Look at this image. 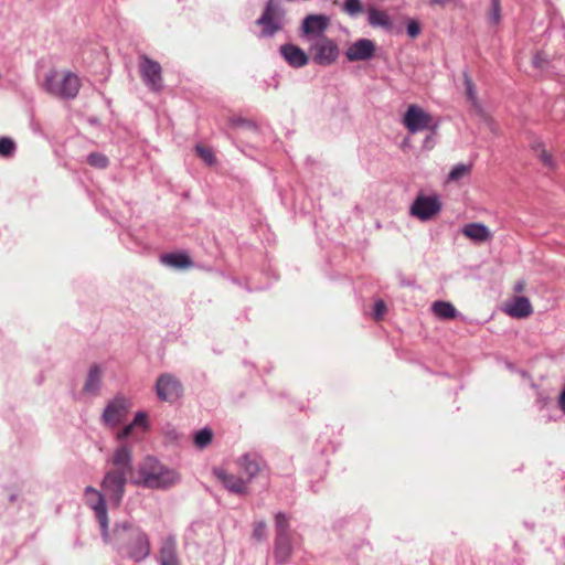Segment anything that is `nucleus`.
Segmentation results:
<instances>
[{"label": "nucleus", "mask_w": 565, "mask_h": 565, "mask_svg": "<svg viewBox=\"0 0 565 565\" xmlns=\"http://www.w3.org/2000/svg\"><path fill=\"white\" fill-rule=\"evenodd\" d=\"M104 541L114 544L120 553L136 562L145 559L151 552L148 534L129 522L116 524L108 540Z\"/></svg>", "instance_id": "obj_1"}, {"label": "nucleus", "mask_w": 565, "mask_h": 565, "mask_svg": "<svg viewBox=\"0 0 565 565\" xmlns=\"http://www.w3.org/2000/svg\"><path fill=\"white\" fill-rule=\"evenodd\" d=\"M139 476V483L151 489L169 488L175 484L180 479L174 470L164 467L152 457L146 458L140 465Z\"/></svg>", "instance_id": "obj_2"}, {"label": "nucleus", "mask_w": 565, "mask_h": 565, "mask_svg": "<svg viewBox=\"0 0 565 565\" xmlns=\"http://www.w3.org/2000/svg\"><path fill=\"white\" fill-rule=\"evenodd\" d=\"M81 86L79 77L75 73L65 70H51L43 82L45 92L63 99L75 98Z\"/></svg>", "instance_id": "obj_3"}, {"label": "nucleus", "mask_w": 565, "mask_h": 565, "mask_svg": "<svg viewBox=\"0 0 565 565\" xmlns=\"http://www.w3.org/2000/svg\"><path fill=\"white\" fill-rule=\"evenodd\" d=\"M85 503L95 512V516L102 527V535L104 540H108L109 536V520L107 514L105 494L94 487H86Z\"/></svg>", "instance_id": "obj_4"}, {"label": "nucleus", "mask_w": 565, "mask_h": 565, "mask_svg": "<svg viewBox=\"0 0 565 565\" xmlns=\"http://www.w3.org/2000/svg\"><path fill=\"white\" fill-rule=\"evenodd\" d=\"M126 482L127 475H124L122 471L113 470L106 472L102 480L100 487L103 489V493L115 508H118L121 503L125 494Z\"/></svg>", "instance_id": "obj_5"}, {"label": "nucleus", "mask_w": 565, "mask_h": 565, "mask_svg": "<svg viewBox=\"0 0 565 565\" xmlns=\"http://www.w3.org/2000/svg\"><path fill=\"white\" fill-rule=\"evenodd\" d=\"M441 210V203L437 195L418 193L411 206V214L420 221H428L435 217Z\"/></svg>", "instance_id": "obj_6"}, {"label": "nucleus", "mask_w": 565, "mask_h": 565, "mask_svg": "<svg viewBox=\"0 0 565 565\" xmlns=\"http://www.w3.org/2000/svg\"><path fill=\"white\" fill-rule=\"evenodd\" d=\"M139 71L143 83L153 92L162 89V70L157 61L147 55L139 56Z\"/></svg>", "instance_id": "obj_7"}, {"label": "nucleus", "mask_w": 565, "mask_h": 565, "mask_svg": "<svg viewBox=\"0 0 565 565\" xmlns=\"http://www.w3.org/2000/svg\"><path fill=\"white\" fill-rule=\"evenodd\" d=\"M284 10L273 1H268L264 13L257 20V24L263 28V35L270 36L279 31L284 26Z\"/></svg>", "instance_id": "obj_8"}, {"label": "nucleus", "mask_w": 565, "mask_h": 565, "mask_svg": "<svg viewBox=\"0 0 565 565\" xmlns=\"http://www.w3.org/2000/svg\"><path fill=\"white\" fill-rule=\"evenodd\" d=\"M313 61L319 65H331L339 56L335 42L326 36L318 38L310 47Z\"/></svg>", "instance_id": "obj_9"}, {"label": "nucleus", "mask_w": 565, "mask_h": 565, "mask_svg": "<svg viewBox=\"0 0 565 565\" xmlns=\"http://www.w3.org/2000/svg\"><path fill=\"white\" fill-rule=\"evenodd\" d=\"M156 393L160 401L173 403L181 397L183 386L174 375L164 373L157 380Z\"/></svg>", "instance_id": "obj_10"}, {"label": "nucleus", "mask_w": 565, "mask_h": 565, "mask_svg": "<svg viewBox=\"0 0 565 565\" xmlns=\"http://www.w3.org/2000/svg\"><path fill=\"white\" fill-rule=\"evenodd\" d=\"M405 127L409 132L427 129L431 124V116L417 105H411L403 118Z\"/></svg>", "instance_id": "obj_11"}, {"label": "nucleus", "mask_w": 565, "mask_h": 565, "mask_svg": "<svg viewBox=\"0 0 565 565\" xmlns=\"http://www.w3.org/2000/svg\"><path fill=\"white\" fill-rule=\"evenodd\" d=\"M128 411V401L124 397H116L105 408L103 415L104 422L107 425L116 426L125 419Z\"/></svg>", "instance_id": "obj_12"}, {"label": "nucleus", "mask_w": 565, "mask_h": 565, "mask_svg": "<svg viewBox=\"0 0 565 565\" xmlns=\"http://www.w3.org/2000/svg\"><path fill=\"white\" fill-rule=\"evenodd\" d=\"M374 53V42L369 39H360L348 47L345 56L350 62L367 61L373 57Z\"/></svg>", "instance_id": "obj_13"}, {"label": "nucleus", "mask_w": 565, "mask_h": 565, "mask_svg": "<svg viewBox=\"0 0 565 565\" xmlns=\"http://www.w3.org/2000/svg\"><path fill=\"white\" fill-rule=\"evenodd\" d=\"M213 473L228 491L236 494L246 493L247 481H245L243 478L233 473H228L225 470L218 468H215Z\"/></svg>", "instance_id": "obj_14"}, {"label": "nucleus", "mask_w": 565, "mask_h": 565, "mask_svg": "<svg viewBox=\"0 0 565 565\" xmlns=\"http://www.w3.org/2000/svg\"><path fill=\"white\" fill-rule=\"evenodd\" d=\"M329 18L323 14H310L302 22V31L306 35H317L318 38L327 30Z\"/></svg>", "instance_id": "obj_15"}, {"label": "nucleus", "mask_w": 565, "mask_h": 565, "mask_svg": "<svg viewBox=\"0 0 565 565\" xmlns=\"http://www.w3.org/2000/svg\"><path fill=\"white\" fill-rule=\"evenodd\" d=\"M159 561L161 565H180L177 555V540L174 536H167L162 540Z\"/></svg>", "instance_id": "obj_16"}, {"label": "nucleus", "mask_w": 565, "mask_h": 565, "mask_svg": "<svg viewBox=\"0 0 565 565\" xmlns=\"http://www.w3.org/2000/svg\"><path fill=\"white\" fill-rule=\"evenodd\" d=\"M114 469L113 471H122L124 475L131 472V451L126 446L122 445L116 449L111 459Z\"/></svg>", "instance_id": "obj_17"}, {"label": "nucleus", "mask_w": 565, "mask_h": 565, "mask_svg": "<svg viewBox=\"0 0 565 565\" xmlns=\"http://www.w3.org/2000/svg\"><path fill=\"white\" fill-rule=\"evenodd\" d=\"M280 52L285 60L294 67H301L308 63V56L298 46L285 44L280 47Z\"/></svg>", "instance_id": "obj_18"}, {"label": "nucleus", "mask_w": 565, "mask_h": 565, "mask_svg": "<svg viewBox=\"0 0 565 565\" xmlns=\"http://www.w3.org/2000/svg\"><path fill=\"white\" fill-rule=\"evenodd\" d=\"M505 312L513 318H527L532 315L533 308L527 298L515 297L511 303L507 305Z\"/></svg>", "instance_id": "obj_19"}, {"label": "nucleus", "mask_w": 565, "mask_h": 565, "mask_svg": "<svg viewBox=\"0 0 565 565\" xmlns=\"http://www.w3.org/2000/svg\"><path fill=\"white\" fill-rule=\"evenodd\" d=\"M292 554V536L275 537L274 557L277 563L286 564Z\"/></svg>", "instance_id": "obj_20"}, {"label": "nucleus", "mask_w": 565, "mask_h": 565, "mask_svg": "<svg viewBox=\"0 0 565 565\" xmlns=\"http://www.w3.org/2000/svg\"><path fill=\"white\" fill-rule=\"evenodd\" d=\"M462 233L466 237L473 242L483 243L491 238L489 228L481 223H470L462 228Z\"/></svg>", "instance_id": "obj_21"}, {"label": "nucleus", "mask_w": 565, "mask_h": 565, "mask_svg": "<svg viewBox=\"0 0 565 565\" xmlns=\"http://www.w3.org/2000/svg\"><path fill=\"white\" fill-rule=\"evenodd\" d=\"M431 311L437 318L443 320H452L458 316L456 307L451 302L444 300L433 302Z\"/></svg>", "instance_id": "obj_22"}, {"label": "nucleus", "mask_w": 565, "mask_h": 565, "mask_svg": "<svg viewBox=\"0 0 565 565\" xmlns=\"http://www.w3.org/2000/svg\"><path fill=\"white\" fill-rule=\"evenodd\" d=\"M162 264L175 268H189L193 265L191 258L184 253H169L160 257Z\"/></svg>", "instance_id": "obj_23"}, {"label": "nucleus", "mask_w": 565, "mask_h": 565, "mask_svg": "<svg viewBox=\"0 0 565 565\" xmlns=\"http://www.w3.org/2000/svg\"><path fill=\"white\" fill-rule=\"evenodd\" d=\"M102 374L103 372L98 365L90 366L83 386V392L87 394H97L102 382Z\"/></svg>", "instance_id": "obj_24"}, {"label": "nucleus", "mask_w": 565, "mask_h": 565, "mask_svg": "<svg viewBox=\"0 0 565 565\" xmlns=\"http://www.w3.org/2000/svg\"><path fill=\"white\" fill-rule=\"evenodd\" d=\"M367 20L372 26H379L385 30H391L393 26L390 15L386 12L375 8L369 9Z\"/></svg>", "instance_id": "obj_25"}, {"label": "nucleus", "mask_w": 565, "mask_h": 565, "mask_svg": "<svg viewBox=\"0 0 565 565\" xmlns=\"http://www.w3.org/2000/svg\"><path fill=\"white\" fill-rule=\"evenodd\" d=\"M239 467L247 475V482L254 478L260 470V465L255 456L245 455L238 460Z\"/></svg>", "instance_id": "obj_26"}, {"label": "nucleus", "mask_w": 565, "mask_h": 565, "mask_svg": "<svg viewBox=\"0 0 565 565\" xmlns=\"http://www.w3.org/2000/svg\"><path fill=\"white\" fill-rule=\"evenodd\" d=\"M531 148L545 166H547L550 168L555 167L553 156L546 150V148L542 141H539V140L533 141L531 145Z\"/></svg>", "instance_id": "obj_27"}, {"label": "nucleus", "mask_w": 565, "mask_h": 565, "mask_svg": "<svg viewBox=\"0 0 565 565\" xmlns=\"http://www.w3.org/2000/svg\"><path fill=\"white\" fill-rule=\"evenodd\" d=\"M531 148L545 166H547L550 168L555 167L553 156L546 150V148L542 141H539V140L533 141L531 145Z\"/></svg>", "instance_id": "obj_28"}, {"label": "nucleus", "mask_w": 565, "mask_h": 565, "mask_svg": "<svg viewBox=\"0 0 565 565\" xmlns=\"http://www.w3.org/2000/svg\"><path fill=\"white\" fill-rule=\"evenodd\" d=\"M276 537L292 536L290 531L289 518L285 513L275 515Z\"/></svg>", "instance_id": "obj_29"}, {"label": "nucleus", "mask_w": 565, "mask_h": 565, "mask_svg": "<svg viewBox=\"0 0 565 565\" xmlns=\"http://www.w3.org/2000/svg\"><path fill=\"white\" fill-rule=\"evenodd\" d=\"M17 145L9 137H0V157L10 158L14 154Z\"/></svg>", "instance_id": "obj_30"}, {"label": "nucleus", "mask_w": 565, "mask_h": 565, "mask_svg": "<svg viewBox=\"0 0 565 565\" xmlns=\"http://www.w3.org/2000/svg\"><path fill=\"white\" fill-rule=\"evenodd\" d=\"M195 151L198 156L209 166H213L216 162V158L213 149H210L203 145H196Z\"/></svg>", "instance_id": "obj_31"}, {"label": "nucleus", "mask_w": 565, "mask_h": 565, "mask_svg": "<svg viewBox=\"0 0 565 565\" xmlns=\"http://www.w3.org/2000/svg\"><path fill=\"white\" fill-rule=\"evenodd\" d=\"M212 437H213V434H212L211 429H207V428L201 429L194 436V444L199 448H204L212 441Z\"/></svg>", "instance_id": "obj_32"}, {"label": "nucleus", "mask_w": 565, "mask_h": 565, "mask_svg": "<svg viewBox=\"0 0 565 565\" xmlns=\"http://www.w3.org/2000/svg\"><path fill=\"white\" fill-rule=\"evenodd\" d=\"M343 10L345 13L353 17L362 12L363 7L360 0H345L343 4Z\"/></svg>", "instance_id": "obj_33"}, {"label": "nucleus", "mask_w": 565, "mask_h": 565, "mask_svg": "<svg viewBox=\"0 0 565 565\" xmlns=\"http://www.w3.org/2000/svg\"><path fill=\"white\" fill-rule=\"evenodd\" d=\"M472 173V164L471 163H458L456 164L448 177H462L465 174Z\"/></svg>", "instance_id": "obj_34"}, {"label": "nucleus", "mask_w": 565, "mask_h": 565, "mask_svg": "<svg viewBox=\"0 0 565 565\" xmlns=\"http://www.w3.org/2000/svg\"><path fill=\"white\" fill-rule=\"evenodd\" d=\"M489 20L493 24H498L501 20V6L500 0H491V9L489 12Z\"/></svg>", "instance_id": "obj_35"}, {"label": "nucleus", "mask_w": 565, "mask_h": 565, "mask_svg": "<svg viewBox=\"0 0 565 565\" xmlns=\"http://www.w3.org/2000/svg\"><path fill=\"white\" fill-rule=\"evenodd\" d=\"M87 162L92 167L96 168H105L108 164V159L104 154L100 153H90L87 158Z\"/></svg>", "instance_id": "obj_36"}, {"label": "nucleus", "mask_w": 565, "mask_h": 565, "mask_svg": "<svg viewBox=\"0 0 565 565\" xmlns=\"http://www.w3.org/2000/svg\"><path fill=\"white\" fill-rule=\"evenodd\" d=\"M463 79H465L467 97L469 98V100H471L475 104L477 100V96H476V90H475L472 79L467 73H463Z\"/></svg>", "instance_id": "obj_37"}, {"label": "nucleus", "mask_w": 565, "mask_h": 565, "mask_svg": "<svg viewBox=\"0 0 565 565\" xmlns=\"http://www.w3.org/2000/svg\"><path fill=\"white\" fill-rule=\"evenodd\" d=\"M266 522L259 521L254 524L253 537L257 541H262L266 537Z\"/></svg>", "instance_id": "obj_38"}, {"label": "nucleus", "mask_w": 565, "mask_h": 565, "mask_svg": "<svg viewBox=\"0 0 565 565\" xmlns=\"http://www.w3.org/2000/svg\"><path fill=\"white\" fill-rule=\"evenodd\" d=\"M548 64V58H547V55L543 52H537L534 56H533V65L536 67V68H544L546 65Z\"/></svg>", "instance_id": "obj_39"}, {"label": "nucleus", "mask_w": 565, "mask_h": 565, "mask_svg": "<svg viewBox=\"0 0 565 565\" xmlns=\"http://www.w3.org/2000/svg\"><path fill=\"white\" fill-rule=\"evenodd\" d=\"M386 305L383 300H377L375 301L374 303V319L375 320H381L384 315L386 313Z\"/></svg>", "instance_id": "obj_40"}, {"label": "nucleus", "mask_w": 565, "mask_h": 565, "mask_svg": "<svg viewBox=\"0 0 565 565\" xmlns=\"http://www.w3.org/2000/svg\"><path fill=\"white\" fill-rule=\"evenodd\" d=\"M459 0H426V3L431 8H445L449 4H458Z\"/></svg>", "instance_id": "obj_41"}, {"label": "nucleus", "mask_w": 565, "mask_h": 565, "mask_svg": "<svg viewBox=\"0 0 565 565\" xmlns=\"http://www.w3.org/2000/svg\"><path fill=\"white\" fill-rule=\"evenodd\" d=\"M420 33V26L419 24L416 22V21H411L408 24H407V34L411 36V38H416L418 36Z\"/></svg>", "instance_id": "obj_42"}, {"label": "nucleus", "mask_w": 565, "mask_h": 565, "mask_svg": "<svg viewBox=\"0 0 565 565\" xmlns=\"http://www.w3.org/2000/svg\"><path fill=\"white\" fill-rule=\"evenodd\" d=\"M131 424H134V426H146L147 415L145 413H138Z\"/></svg>", "instance_id": "obj_43"}, {"label": "nucleus", "mask_w": 565, "mask_h": 565, "mask_svg": "<svg viewBox=\"0 0 565 565\" xmlns=\"http://www.w3.org/2000/svg\"><path fill=\"white\" fill-rule=\"evenodd\" d=\"M134 427H135L134 424L127 425L121 431L118 433L117 438L118 439L127 438L131 434Z\"/></svg>", "instance_id": "obj_44"}, {"label": "nucleus", "mask_w": 565, "mask_h": 565, "mask_svg": "<svg viewBox=\"0 0 565 565\" xmlns=\"http://www.w3.org/2000/svg\"><path fill=\"white\" fill-rule=\"evenodd\" d=\"M435 138L433 135H429L426 137V139L424 140V143H423V148L425 150H431L434 147H435Z\"/></svg>", "instance_id": "obj_45"}, {"label": "nucleus", "mask_w": 565, "mask_h": 565, "mask_svg": "<svg viewBox=\"0 0 565 565\" xmlns=\"http://www.w3.org/2000/svg\"><path fill=\"white\" fill-rule=\"evenodd\" d=\"M558 403H559V407L565 413V387H564V391L562 392V394L559 395Z\"/></svg>", "instance_id": "obj_46"}, {"label": "nucleus", "mask_w": 565, "mask_h": 565, "mask_svg": "<svg viewBox=\"0 0 565 565\" xmlns=\"http://www.w3.org/2000/svg\"><path fill=\"white\" fill-rule=\"evenodd\" d=\"M525 288V282L524 281H518L514 286V291L515 292H522Z\"/></svg>", "instance_id": "obj_47"}]
</instances>
